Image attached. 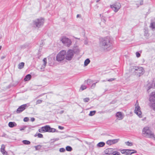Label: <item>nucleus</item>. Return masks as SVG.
Segmentation results:
<instances>
[{"label": "nucleus", "instance_id": "obj_1", "mask_svg": "<svg viewBox=\"0 0 155 155\" xmlns=\"http://www.w3.org/2000/svg\"><path fill=\"white\" fill-rule=\"evenodd\" d=\"M111 45V39L109 37L107 36L101 38L99 40V46L105 50L110 47Z\"/></svg>", "mask_w": 155, "mask_h": 155}, {"label": "nucleus", "instance_id": "obj_2", "mask_svg": "<svg viewBox=\"0 0 155 155\" xmlns=\"http://www.w3.org/2000/svg\"><path fill=\"white\" fill-rule=\"evenodd\" d=\"M142 135L146 137L151 138L155 140V135L150 130L148 127H145L142 130Z\"/></svg>", "mask_w": 155, "mask_h": 155}, {"label": "nucleus", "instance_id": "obj_3", "mask_svg": "<svg viewBox=\"0 0 155 155\" xmlns=\"http://www.w3.org/2000/svg\"><path fill=\"white\" fill-rule=\"evenodd\" d=\"M132 71L136 75L138 76L143 75L144 72V70L142 67H133L132 68Z\"/></svg>", "mask_w": 155, "mask_h": 155}, {"label": "nucleus", "instance_id": "obj_4", "mask_svg": "<svg viewBox=\"0 0 155 155\" xmlns=\"http://www.w3.org/2000/svg\"><path fill=\"white\" fill-rule=\"evenodd\" d=\"M75 52L72 49H69L67 52L66 51L65 58L68 61L71 60L74 55Z\"/></svg>", "mask_w": 155, "mask_h": 155}, {"label": "nucleus", "instance_id": "obj_5", "mask_svg": "<svg viewBox=\"0 0 155 155\" xmlns=\"http://www.w3.org/2000/svg\"><path fill=\"white\" fill-rule=\"evenodd\" d=\"M66 51L62 50L60 51L57 55L56 60L58 61H63L65 58Z\"/></svg>", "mask_w": 155, "mask_h": 155}, {"label": "nucleus", "instance_id": "obj_6", "mask_svg": "<svg viewBox=\"0 0 155 155\" xmlns=\"http://www.w3.org/2000/svg\"><path fill=\"white\" fill-rule=\"evenodd\" d=\"M39 131L41 133L49 132H54L55 131V129L53 128H51L50 127H42L39 129Z\"/></svg>", "mask_w": 155, "mask_h": 155}, {"label": "nucleus", "instance_id": "obj_7", "mask_svg": "<svg viewBox=\"0 0 155 155\" xmlns=\"http://www.w3.org/2000/svg\"><path fill=\"white\" fill-rule=\"evenodd\" d=\"M44 21V19L42 18H38L34 21V25L37 27H40L43 25Z\"/></svg>", "mask_w": 155, "mask_h": 155}, {"label": "nucleus", "instance_id": "obj_8", "mask_svg": "<svg viewBox=\"0 0 155 155\" xmlns=\"http://www.w3.org/2000/svg\"><path fill=\"white\" fill-rule=\"evenodd\" d=\"M61 41L62 43L68 47H69L72 44L71 40L66 37H63L61 38Z\"/></svg>", "mask_w": 155, "mask_h": 155}, {"label": "nucleus", "instance_id": "obj_9", "mask_svg": "<svg viewBox=\"0 0 155 155\" xmlns=\"http://www.w3.org/2000/svg\"><path fill=\"white\" fill-rule=\"evenodd\" d=\"M110 7L115 12H117L121 7V5L119 2H117L110 5Z\"/></svg>", "mask_w": 155, "mask_h": 155}, {"label": "nucleus", "instance_id": "obj_10", "mask_svg": "<svg viewBox=\"0 0 155 155\" xmlns=\"http://www.w3.org/2000/svg\"><path fill=\"white\" fill-rule=\"evenodd\" d=\"M121 153L125 155H131L134 153H136L137 151L134 150H119Z\"/></svg>", "mask_w": 155, "mask_h": 155}, {"label": "nucleus", "instance_id": "obj_11", "mask_svg": "<svg viewBox=\"0 0 155 155\" xmlns=\"http://www.w3.org/2000/svg\"><path fill=\"white\" fill-rule=\"evenodd\" d=\"M135 107L134 110V112L140 118L142 117V113L140 110V107L138 106V104L137 103L135 104Z\"/></svg>", "mask_w": 155, "mask_h": 155}, {"label": "nucleus", "instance_id": "obj_12", "mask_svg": "<svg viewBox=\"0 0 155 155\" xmlns=\"http://www.w3.org/2000/svg\"><path fill=\"white\" fill-rule=\"evenodd\" d=\"M27 107V104H23L20 106L17 109V113H20L24 110Z\"/></svg>", "mask_w": 155, "mask_h": 155}, {"label": "nucleus", "instance_id": "obj_13", "mask_svg": "<svg viewBox=\"0 0 155 155\" xmlns=\"http://www.w3.org/2000/svg\"><path fill=\"white\" fill-rule=\"evenodd\" d=\"M119 140V139L108 140L106 142V143L108 145H110L117 143Z\"/></svg>", "mask_w": 155, "mask_h": 155}, {"label": "nucleus", "instance_id": "obj_14", "mask_svg": "<svg viewBox=\"0 0 155 155\" xmlns=\"http://www.w3.org/2000/svg\"><path fill=\"white\" fill-rule=\"evenodd\" d=\"M149 100L150 101H155V92H152L150 95Z\"/></svg>", "mask_w": 155, "mask_h": 155}, {"label": "nucleus", "instance_id": "obj_15", "mask_svg": "<svg viewBox=\"0 0 155 155\" xmlns=\"http://www.w3.org/2000/svg\"><path fill=\"white\" fill-rule=\"evenodd\" d=\"M114 150L112 148H108L106 149L105 151V153L109 155H111L114 153Z\"/></svg>", "mask_w": 155, "mask_h": 155}, {"label": "nucleus", "instance_id": "obj_16", "mask_svg": "<svg viewBox=\"0 0 155 155\" xmlns=\"http://www.w3.org/2000/svg\"><path fill=\"white\" fill-rule=\"evenodd\" d=\"M116 116L119 120H121L123 118L124 115L121 112H119L116 113Z\"/></svg>", "mask_w": 155, "mask_h": 155}, {"label": "nucleus", "instance_id": "obj_17", "mask_svg": "<svg viewBox=\"0 0 155 155\" xmlns=\"http://www.w3.org/2000/svg\"><path fill=\"white\" fill-rule=\"evenodd\" d=\"M5 146L2 144L1 146V151L4 155H8L7 152L5 150Z\"/></svg>", "mask_w": 155, "mask_h": 155}, {"label": "nucleus", "instance_id": "obj_18", "mask_svg": "<svg viewBox=\"0 0 155 155\" xmlns=\"http://www.w3.org/2000/svg\"><path fill=\"white\" fill-rule=\"evenodd\" d=\"M43 64L42 65V66L41 68V69H44L45 68V67L46 65V64L47 63L46 58H44L43 60Z\"/></svg>", "mask_w": 155, "mask_h": 155}, {"label": "nucleus", "instance_id": "obj_19", "mask_svg": "<svg viewBox=\"0 0 155 155\" xmlns=\"http://www.w3.org/2000/svg\"><path fill=\"white\" fill-rule=\"evenodd\" d=\"M147 91L148 93L152 91L151 90L153 89V85L152 84L149 83L147 84Z\"/></svg>", "mask_w": 155, "mask_h": 155}, {"label": "nucleus", "instance_id": "obj_20", "mask_svg": "<svg viewBox=\"0 0 155 155\" xmlns=\"http://www.w3.org/2000/svg\"><path fill=\"white\" fill-rule=\"evenodd\" d=\"M31 75L28 74L26 76L25 78H24V80L25 81H28L31 78Z\"/></svg>", "mask_w": 155, "mask_h": 155}, {"label": "nucleus", "instance_id": "obj_21", "mask_svg": "<svg viewBox=\"0 0 155 155\" xmlns=\"http://www.w3.org/2000/svg\"><path fill=\"white\" fill-rule=\"evenodd\" d=\"M144 35L146 38L148 39L149 38V34L148 31L146 30L144 31Z\"/></svg>", "mask_w": 155, "mask_h": 155}, {"label": "nucleus", "instance_id": "obj_22", "mask_svg": "<svg viewBox=\"0 0 155 155\" xmlns=\"http://www.w3.org/2000/svg\"><path fill=\"white\" fill-rule=\"evenodd\" d=\"M25 65V63L24 62H21L18 65V68L19 69H21L23 68Z\"/></svg>", "mask_w": 155, "mask_h": 155}, {"label": "nucleus", "instance_id": "obj_23", "mask_svg": "<svg viewBox=\"0 0 155 155\" xmlns=\"http://www.w3.org/2000/svg\"><path fill=\"white\" fill-rule=\"evenodd\" d=\"M90 61L89 59H87L84 62V66H86L88 65V64L90 63Z\"/></svg>", "mask_w": 155, "mask_h": 155}, {"label": "nucleus", "instance_id": "obj_24", "mask_svg": "<svg viewBox=\"0 0 155 155\" xmlns=\"http://www.w3.org/2000/svg\"><path fill=\"white\" fill-rule=\"evenodd\" d=\"M150 27L152 29L155 30V23L154 22H151L150 25Z\"/></svg>", "mask_w": 155, "mask_h": 155}, {"label": "nucleus", "instance_id": "obj_25", "mask_svg": "<svg viewBox=\"0 0 155 155\" xmlns=\"http://www.w3.org/2000/svg\"><path fill=\"white\" fill-rule=\"evenodd\" d=\"M125 144L126 145L128 146H132L133 145V143H132L129 142V141L125 142Z\"/></svg>", "mask_w": 155, "mask_h": 155}, {"label": "nucleus", "instance_id": "obj_26", "mask_svg": "<svg viewBox=\"0 0 155 155\" xmlns=\"http://www.w3.org/2000/svg\"><path fill=\"white\" fill-rule=\"evenodd\" d=\"M105 145V143L103 142H100L98 143L97 146L99 147H102L104 146Z\"/></svg>", "mask_w": 155, "mask_h": 155}, {"label": "nucleus", "instance_id": "obj_27", "mask_svg": "<svg viewBox=\"0 0 155 155\" xmlns=\"http://www.w3.org/2000/svg\"><path fill=\"white\" fill-rule=\"evenodd\" d=\"M66 149L67 151H71L72 150V148L69 146H67L66 147Z\"/></svg>", "mask_w": 155, "mask_h": 155}, {"label": "nucleus", "instance_id": "obj_28", "mask_svg": "<svg viewBox=\"0 0 155 155\" xmlns=\"http://www.w3.org/2000/svg\"><path fill=\"white\" fill-rule=\"evenodd\" d=\"M22 143L28 145L30 143V142L28 140H24L22 141Z\"/></svg>", "mask_w": 155, "mask_h": 155}, {"label": "nucleus", "instance_id": "obj_29", "mask_svg": "<svg viewBox=\"0 0 155 155\" xmlns=\"http://www.w3.org/2000/svg\"><path fill=\"white\" fill-rule=\"evenodd\" d=\"M96 113V111L95 110L91 111L89 114V116H92L94 115Z\"/></svg>", "mask_w": 155, "mask_h": 155}, {"label": "nucleus", "instance_id": "obj_30", "mask_svg": "<svg viewBox=\"0 0 155 155\" xmlns=\"http://www.w3.org/2000/svg\"><path fill=\"white\" fill-rule=\"evenodd\" d=\"M16 125L15 122H10L8 123V126H15Z\"/></svg>", "mask_w": 155, "mask_h": 155}, {"label": "nucleus", "instance_id": "obj_31", "mask_svg": "<svg viewBox=\"0 0 155 155\" xmlns=\"http://www.w3.org/2000/svg\"><path fill=\"white\" fill-rule=\"evenodd\" d=\"M86 88L87 87L85 85H82L80 89L81 90V91H83L86 89Z\"/></svg>", "mask_w": 155, "mask_h": 155}, {"label": "nucleus", "instance_id": "obj_32", "mask_svg": "<svg viewBox=\"0 0 155 155\" xmlns=\"http://www.w3.org/2000/svg\"><path fill=\"white\" fill-rule=\"evenodd\" d=\"M36 150H38L40 149L41 147V145H38L37 146L35 147Z\"/></svg>", "mask_w": 155, "mask_h": 155}, {"label": "nucleus", "instance_id": "obj_33", "mask_svg": "<svg viewBox=\"0 0 155 155\" xmlns=\"http://www.w3.org/2000/svg\"><path fill=\"white\" fill-rule=\"evenodd\" d=\"M114 153H113V154H112V155H120V153L119 152H118L117 151H115L114 150Z\"/></svg>", "mask_w": 155, "mask_h": 155}, {"label": "nucleus", "instance_id": "obj_34", "mask_svg": "<svg viewBox=\"0 0 155 155\" xmlns=\"http://www.w3.org/2000/svg\"><path fill=\"white\" fill-rule=\"evenodd\" d=\"M83 100L84 102H87L90 100V99L89 98L87 97L86 98H84L83 99Z\"/></svg>", "mask_w": 155, "mask_h": 155}, {"label": "nucleus", "instance_id": "obj_35", "mask_svg": "<svg viewBox=\"0 0 155 155\" xmlns=\"http://www.w3.org/2000/svg\"><path fill=\"white\" fill-rule=\"evenodd\" d=\"M151 107L154 110H155V103L152 104L151 105Z\"/></svg>", "mask_w": 155, "mask_h": 155}, {"label": "nucleus", "instance_id": "obj_36", "mask_svg": "<svg viewBox=\"0 0 155 155\" xmlns=\"http://www.w3.org/2000/svg\"><path fill=\"white\" fill-rule=\"evenodd\" d=\"M59 151L61 152H64L65 151V149L63 148H61L59 149Z\"/></svg>", "mask_w": 155, "mask_h": 155}, {"label": "nucleus", "instance_id": "obj_37", "mask_svg": "<svg viewBox=\"0 0 155 155\" xmlns=\"http://www.w3.org/2000/svg\"><path fill=\"white\" fill-rule=\"evenodd\" d=\"M42 100H37L36 101V104H40L42 102Z\"/></svg>", "mask_w": 155, "mask_h": 155}, {"label": "nucleus", "instance_id": "obj_38", "mask_svg": "<svg viewBox=\"0 0 155 155\" xmlns=\"http://www.w3.org/2000/svg\"><path fill=\"white\" fill-rule=\"evenodd\" d=\"M115 79V78H110V79H109L108 80H107V81H114V80Z\"/></svg>", "mask_w": 155, "mask_h": 155}, {"label": "nucleus", "instance_id": "obj_39", "mask_svg": "<svg viewBox=\"0 0 155 155\" xmlns=\"http://www.w3.org/2000/svg\"><path fill=\"white\" fill-rule=\"evenodd\" d=\"M29 120V118L28 117H25L24 118V122H27Z\"/></svg>", "mask_w": 155, "mask_h": 155}, {"label": "nucleus", "instance_id": "obj_40", "mask_svg": "<svg viewBox=\"0 0 155 155\" xmlns=\"http://www.w3.org/2000/svg\"><path fill=\"white\" fill-rule=\"evenodd\" d=\"M37 136L39 138H42L43 137V135L40 133L38 134Z\"/></svg>", "mask_w": 155, "mask_h": 155}, {"label": "nucleus", "instance_id": "obj_41", "mask_svg": "<svg viewBox=\"0 0 155 155\" xmlns=\"http://www.w3.org/2000/svg\"><path fill=\"white\" fill-rule=\"evenodd\" d=\"M136 56L137 57H139L140 56V54L138 52H137L136 53Z\"/></svg>", "mask_w": 155, "mask_h": 155}, {"label": "nucleus", "instance_id": "obj_42", "mask_svg": "<svg viewBox=\"0 0 155 155\" xmlns=\"http://www.w3.org/2000/svg\"><path fill=\"white\" fill-rule=\"evenodd\" d=\"M143 4V1L142 0H141L140 1V5H142Z\"/></svg>", "mask_w": 155, "mask_h": 155}, {"label": "nucleus", "instance_id": "obj_43", "mask_svg": "<svg viewBox=\"0 0 155 155\" xmlns=\"http://www.w3.org/2000/svg\"><path fill=\"white\" fill-rule=\"evenodd\" d=\"M96 83H93L92 85V87L94 88L95 86Z\"/></svg>", "mask_w": 155, "mask_h": 155}, {"label": "nucleus", "instance_id": "obj_44", "mask_svg": "<svg viewBox=\"0 0 155 155\" xmlns=\"http://www.w3.org/2000/svg\"><path fill=\"white\" fill-rule=\"evenodd\" d=\"M31 121L33 122L35 120V119L34 117H32L31 118Z\"/></svg>", "mask_w": 155, "mask_h": 155}, {"label": "nucleus", "instance_id": "obj_45", "mask_svg": "<svg viewBox=\"0 0 155 155\" xmlns=\"http://www.w3.org/2000/svg\"><path fill=\"white\" fill-rule=\"evenodd\" d=\"M101 20L104 23H105V21H106V20L104 18H103Z\"/></svg>", "mask_w": 155, "mask_h": 155}, {"label": "nucleus", "instance_id": "obj_46", "mask_svg": "<svg viewBox=\"0 0 155 155\" xmlns=\"http://www.w3.org/2000/svg\"><path fill=\"white\" fill-rule=\"evenodd\" d=\"M5 58V56H3L1 57V58L2 60L4 59Z\"/></svg>", "mask_w": 155, "mask_h": 155}, {"label": "nucleus", "instance_id": "obj_47", "mask_svg": "<svg viewBox=\"0 0 155 155\" xmlns=\"http://www.w3.org/2000/svg\"><path fill=\"white\" fill-rule=\"evenodd\" d=\"M58 128L59 129L61 130H62L64 129V127H58Z\"/></svg>", "mask_w": 155, "mask_h": 155}, {"label": "nucleus", "instance_id": "obj_48", "mask_svg": "<svg viewBox=\"0 0 155 155\" xmlns=\"http://www.w3.org/2000/svg\"><path fill=\"white\" fill-rule=\"evenodd\" d=\"M136 5H137V7H139V3H138V2H137L136 3Z\"/></svg>", "mask_w": 155, "mask_h": 155}, {"label": "nucleus", "instance_id": "obj_49", "mask_svg": "<svg viewBox=\"0 0 155 155\" xmlns=\"http://www.w3.org/2000/svg\"><path fill=\"white\" fill-rule=\"evenodd\" d=\"M91 81L90 80H88L87 81V84H89V83H90Z\"/></svg>", "mask_w": 155, "mask_h": 155}, {"label": "nucleus", "instance_id": "obj_50", "mask_svg": "<svg viewBox=\"0 0 155 155\" xmlns=\"http://www.w3.org/2000/svg\"><path fill=\"white\" fill-rule=\"evenodd\" d=\"M88 43V42L86 40H85V41H84V44H85V45H87V44Z\"/></svg>", "mask_w": 155, "mask_h": 155}, {"label": "nucleus", "instance_id": "obj_51", "mask_svg": "<svg viewBox=\"0 0 155 155\" xmlns=\"http://www.w3.org/2000/svg\"><path fill=\"white\" fill-rule=\"evenodd\" d=\"M77 47H78V46L77 45H74V48H77Z\"/></svg>", "mask_w": 155, "mask_h": 155}, {"label": "nucleus", "instance_id": "obj_52", "mask_svg": "<svg viewBox=\"0 0 155 155\" xmlns=\"http://www.w3.org/2000/svg\"><path fill=\"white\" fill-rule=\"evenodd\" d=\"M25 127H24L23 128H22V129H20V130H24L25 128Z\"/></svg>", "mask_w": 155, "mask_h": 155}, {"label": "nucleus", "instance_id": "obj_53", "mask_svg": "<svg viewBox=\"0 0 155 155\" xmlns=\"http://www.w3.org/2000/svg\"><path fill=\"white\" fill-rule=\"evenodd\" d=\"M80 16V15H77V18L79 17Z\"/></svg>", "mask_w": 155, "mask_h": 155}, {"label": "nucleus", "instance_id": "obj_54", "mask_svg": "<svg viewBox=\"0 0 155 155\" xmlns=\"http://www.w3.org/2000/svg\"><path fill=\"white\" fill-rule=\"evenodd\" d=\"M76 38V39H79H79H80V38Z\"/></svg>", "mask_w": 155, "mask_h": 155}, {"label": "nucleus", "instance_id": "obj_55", "mask_svg": "<svg viewBox=\"0 0 155 155\" xmlns=\"http://www.w3.org/2000/svg\"><path fill=\"white\" fill-rule=\"evenodd\" d=\"M56 139V140H59V139L58 138H57Z\"/></svg>", "mask_w": 155, "mask_h": 155}, {"label": "nucleus", "instance_id": "obj_56", "mask_svg": "<svg viewBox=\"0 0 155 155\" xmlns=\"http://www.w3.org/2000/svg\"><path fill=\"white\" fill-rule=\"evenodd\" d=\"M99 1H100V0H97V2H98Z\"/></svg>", "mask_w": 155, "mask_h": 155}, {"label": "nucleus", "instance_id": "obj_57", "mask_svg": "<svg viewBox=\"0 0 155 155\" xmlns=\"http://www.w3.org/2000/svg\"><path fill=\"white\" fill-rule=\"evenodd\" d=\"M45 126H49V125H45Z\"/></svg>", "mask_w": 155, "mask_h": 155}, {"label": "nucleus", "instance_id": "obj_58", "mask_svg": "<svg viewBox=\"0 0 155 155\" xmlns=\"http://www.w3.org/2000/svg\"><path fill=\"white\" fill-rule=\"evenodd\" d=\"M13 127L11 126V127Z\"/></svg>", "mask_w": 155, "mask_h": 155}]
</instances>
